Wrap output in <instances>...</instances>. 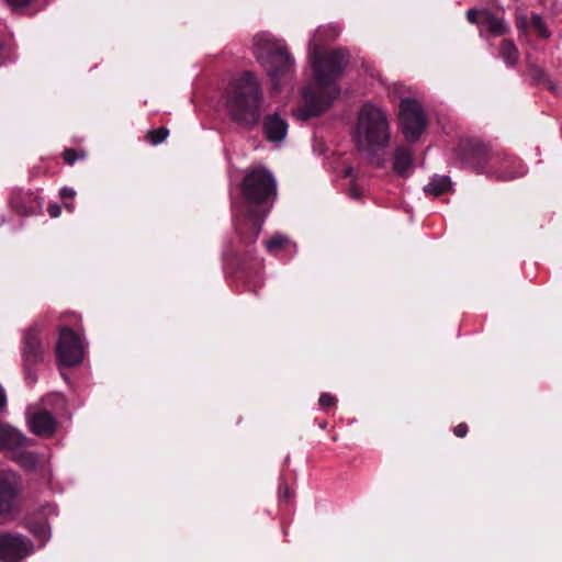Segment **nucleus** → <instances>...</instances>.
<instances>
[{
  "label": "nucleus",
  "instance_id": "obj_1",
  "mask_svg": "<svg viewBox=\"0 0 562 562\" xmlns=\"http://www.w3.org/2000/svg\"><path fill=\"white\" fill-rule=\"evenodd\" d=\"M314 86L304 90V105L295 111L300 121H307L325 112L338 97L340 89L336 81L342 75L349 63V56L344 49L322 53L315 48L310 54Z\"/></svg>",
  "mask_w": 562,
  "mask_h": 562
},
{
  "label": "nucleus",
  "instance_id": "obj_2",
  "mask_svg": "<svg viewBox=\"0 0 562 562\" xmlns=\"http://www.w3.org/2000/svg\"><path fill=\"white\" fill-rule=\"evenodd\" d=\"M241 193L248 211L251 234L249 237H246L243 231H239V234L246 243L250 244L255 243L259 236L263 218L277 198L276 179L265 168L252 169L243 180Z\"/></svg>",
  "mask_w": 562,
  "mask_h": 562
},
{
  "label": "nucleus",
  "instance_id": "obj_3",
  "mask_svg": "<svg viewBox=\"0 0 562 562\" xmlns=\"http://www.w3.org/2000/svg\"><path fill=\"white\" fill-rule=\"evenodd\" d=\"M358 150L370 165L383 167L385 159L380 154L390 143V130L386 114L378 106L363 104L358 114L355 132Z\"/></svg>",
  "mask_w": 562,
  "mask_h": 562
},
{
  "label": "nucleus",
  "instance_id": "obj_4",
  "mask_svg": "<svg viewBox=\"0 0 562 562\" xmlns=\"http://www.w3.org/2000/svg\"><path fill=\"white\" fill-rule=\"evenodd\" d=\"M263 91L257 77L244 71L231 85L226 110L229 119L245 130H251L261 117Z\"/></svg>",
  "mask_w": 562,
  "mask_h": 562
},
{
  "label": "nucleus",
  "instance_id": "obj_5",
  "mask_svg": "<svg viewBox=\"0 0 562 562\" xmlns=\"http://www.w3.org/2000/svg\"><path fill=\"white\" fill-rule=\"evenodd\" d=\"M256 41V54L265 66L268 76L271 78L273 88L278 89L279 81L292 74L294 70V59L288 47L276 40L265 35H259Z\"/></svg>",
  "mask_w": 562,
  "mask_h": 562
},
{
  "label": "nucleus",
  "instance_id": "obj_6",
  "mask_svg": "<svg viewBox=\"0 0 562 562\" xmlns=\"http://www.w3.org/2000/svg\"><path fill=\"white\" fill-rule=\"evenodd\" d=\"M459 151L461 159L475 169H481L487 164H491L492 167L502 164L497 172L498 178L503 180L515 179L520 175L518 171L507 169L509 165L515 162L512 157H503L499 153L491 151L488 145L479 138H467L461 140Z\"/></svg>",
  "mask_w": 562,
  "mask_h": 562
},
{
  "label": "nucleus",
  "instance_id": "obj_7",
  "mask_svg": "<svg viewBox=\"0 0 562 562\" xmlns=\"http://www.w3.org/2000/svg\"><path fill=\"white\" fill-rule=\"evenodd\" d=\"M400 125L405 138L417 140L427 125L423 105L415 99L404 98L400 103Z\"/></svg>",
  "mask_w": 562,
  "mask_h": 562
},
{
  "label": "nucleus",
  "instance_id": "obj_8",
  "mask_svg": "<svg viewBox=\"0 0 562 562\" xmlns=\"http://www.w3.org/2000/svg\"><path fill=\"white\" fill-rule=\"evenodd\" d=\"M21 477L14 472L0 474V517L12 518L20 512Z\"/></svg>",
  "mask_w": 562,
  "mask_h": 562
},
{
  "label": "nucleus",
  "instance_id": "obj_9",
  "mask_svg": "<svg viewBox=\"0 0 562 562\" xmlns=\"http://www.w3.org/2000/svg\"><path fill=\"white\" fill-rule=\"evenodd\" d=\"M56 353L65 367H75L83 359V347L78 335L69 327L59 329Z\"/></svg>",
  "mask_w": 562,
  "mask_h": 562
},
{
  "label": "nucleus",
  "instance_id": "obj_10",
  "mask_svg": "<svg viewBox=\"0 0 562 562\" xmlns=\"http://www.w3.org/2000/svg\"><path fill=\"white\" fill-rule=\"evenodd\" d=\"M33 542L25 536L5 532L0 536V561L20 562L33 552Z\"/></svg>",
  "mask_w": 562,
  "mask_h": 562
},
{
  "label": "nucleus",
  "instance_id": "obj_11",
  "mask_svg": "<svg viewBox=\"0 0 562 562\" xmlns=\"http://www.w3.org/2000/svg\"><path fill=\"white\" fill-rule=\"evenodd\" d=\"M40 328L37 325L31 326L24 334L22 355L24 359V370L26 380L34 383L36 378L32 371V366L43 360V346L40 339Z\"/></svg>",
  "mask_w": 562,
  "mask_h": 562
},
{
  "label": "nucleus",
  "instance_id": "obj_12",
  "mask_svg": "<svg viewBox=\"0 0 562 562\" xmlns=\"http://www.w3.org/2000/svg\"><path fill=\"white\" fill-rule=\"evenodd\" d=\"M30 429L41 437H50L56 429V420L47 411H38L29 418Z\"/></svg>",
  "mask_w": 562,
  "mask_h": 562
},
{
  "label": "nucleus",
  "instance_id": "obj_13",
  "mask_svg": "<svg viewBox=\"0 0 562 562\" xmlns=\"http://www.w3.org/2000/svg\"><path fill=\"white\" fill-rule=\"evenodd\" d=\"M32 441L9 425H0V450L14 451L27 447Z\"/></svg>",
  "mask_w": 562,
  "mask_h": 562
},
{
  "label": "nucleus",
  "instance_id": "obj_14",
  "mask_svg": "<svg viewBox=\"0 0 562 562\" xmlns=\"http://www.w3.org/2000/svg\"><path fill=\"white\" fill-rule=\"evenodd\" d=\"M288 131L286 122L278 113L268 115L263 121V132L270 142H281Z\"/></svg>",
  "mask_w": 562,
  "mask_h": 562
},
{
  "label": "nucleus",
  "instance_id": "obj_15",
  "mask_svg": "<svg viewBox=\"0 0 562 562\" xmlns=\"http://www.w3.org/2000/svg\"><path fill=\"white\" fill-rule=\"evenodd\" d=\"M480 25L485 27L493 36H503L509 32V26L505 20L496 16L487 9L480 12Z\"/></svg>",
  "mask_w": 562,
  "mask_h": 562
},
{
  "label": "nucleus",
  "instance_id": "obj_16",
  "mask_svg": "<svg viewBox=\"0 0 562 562\" xmlns=\"http://www.w3.org/2000/svg\"><path fill=\"white\" fill-rule=\"evenodd\" d=\"M10 205L18 214L23 216L34 213L32 195L21 191H15L11 194Z\"/></svg>",
  "mask_w": 562,
  "mask_h": 562
},
{
  "label": "nucleus",
  "instance_id": "obj_17",
  "mask_svg": "<svg viewBox=\"0 0 562 562\" xmlns=\"http://www.w3.org/2000/svg\"><path fill=\"white\" fill-rule=\"evenodd\" d=\"M412 153L406 147H397L394 153L393 169L397 175H405L407 169L412 166Z\"/></svg>",
  "mask_w": 562,
  "mask_h": 562
},
{
  "label": "nucleus",
  "instance_id": "obj_18",
  "mask_svg": "<svg viewBox=\"0 0 562 562\" xmlns=\"http://www.w3.org/2000/svg\"><path fill=\"white\" fill-rule=\"evenodd\" d=\"M499 55L508 67H515L519 60V52L510 40H503L499 44Z\"/></svg>",
  "mask_w": 562,
  "mask_h": 562
},
{
  "label": "nucleus",
  "instance_id": "obj_19",
  "mask_svg": "<svg viewBox=\"0 0 562 562\" xmlns=\"http://www.w3.org/2000/svg\"><path fill=\"white\" fill-rule=\"evenodd\" d=\"M451 187V181L447 176H437L425 187V192L434 196H439L447 192Z\"/></svg>",
  "mask_w": 562,
  "mask_h": 562
},
{
  "label": "nucleus",
  "instance_id": "obj_20",
  "mask_svg": "<svg viewBox=\"0 0 562 562\" xmlns=\"http://www.w3.org/2000/svg\"><path fill=\"white\" fill-rule=\"evenodd\" d=\"M13 459L26 470H34L37 465V456L21 448L13 451Z\"/></svg>",
  "mask_w": 562,
  "mask_h": 562
},
{
  "label": "nucleus",
  "instance_id": "obj_21",
  "mask_svg": "<svg viewBox=\"0 0 562 562\" xmlns=\"http://www.w3.org/2000/svg\"><path fill=\"white\" fill-rule=\"evenodd\" d=\"M31 532L42 540L43 544L50 538V527L46 521H34L30 526Z\"/></svg>",
  "mask_w": 562,
  "mask_h": 562
},
{
  "label": "nucleus",
  "instance_id": "obj_22",
  "mask_svg": "<svg viewBox=\"0 0 562 562\" xmlns=\"http://www.w3.org/2000/svg\"><path fill=\"white\" fill-rule=\"evenodd\" d=\"M289 241L290 240L286 236L281 235V234H276L270 239L266 240L265 245L270 252H274V251L283 248L285 245H288Z\"/></svg>",
  "mask_w": 562,
  "mask_h": 562
},
{
  "label": "nucleus",
  "instance_id": "obj_23",
  "mask_svg": "<svg viewBox=\"0 0 562 562\" xmlns=\"http://www.w3.org/2000/svg\"><path fill=\"white\" fill-rule=\"evenodd\" d=\"M168 135H169L168 128L160 127V128L148 131V133L146 135V139L153 145H158V144L162 143L168 137Z\"/></svg>",
  "mask_w": 562,
  "mask_h": 562
},
{
  "label": "nucleus",
  "instance_id": "obj_24",
  "mask_svg": "<svg viewBox=\"0 0 562 562\" xmlns=\"http://www.w3.org/2000/svg\"><path fill=\"white\" fill-rule=\"evenodd\" d=\"M531 25L540 37L548 38L550 36V32L547 30L546 24L539 14H531Z\"/></svg>",
  "mask_w": 562,
  "mask_h": 562
},
{
  "label": "nucleus",
  "instance_id": "obj_25",
  "mask_svg": "<svg viewBox=\"0 0 562 562\" xmlns=\"http://www.w3.org/2000/svg\"><path fill=\"white\" fill-rule=\"evenodd\" d=\"M64 161L68 165H74L78 159H85L86 153L85 151H76L72 148H66L63 153Z\"/></svg>",
  "mask_w": 562,
  "mask_h": 562
},
{
  "label": "nucleus",
  "instance_id": "obj_26",
  "mask_svg": "<svg viewBox=\"0 0 562 562\" xmlns=\"http://www.w3.org/2000/svg\"><path fill=\"white\" fill-rule=\"evenodd\" d=\"M5 4L14 12H22L31 5L33 0H3Z\"/></svg>",
  "mask_w": 562,
  "mask_h": 562
},
{
  "label": "nucleus",
  "instance_id": "obj_27",
  "mask_svg": "<svg viewBox=\"0 0 562 562\" xmlns=\"http://www.w3.org/2000/svg\"><path fill=\"white\" fill-rule=\"evenodd\" d=\"M318 404L322 408H328L336 404V397L329 393H323L319 396Z\"/></svg>",
  "mask_w": 562,
  "mask_h": 562
},
{
  "label": "nucleus",
  "instance_id": "obj_28",
  "mask_svg": "<svg viewBox=\"0 0 562 562\" xmlns=\"http://www.w3.org/2000/svg\"><path fill=\"white\" fill-rule=\"evenodd\" d=\"M480 12L481 10H476L474 8L470 9L468 12H467V19L469 22L473 23V24H477L480 25Z\"/></svg>",
  "mask_w": 562,
  "mask_h": 562
},
{
  "label": "nucleus",
  "instance_id": "obj_29",
  "mask_svg": "<svg viewBox=\"0 0 562 562\" xmlns=\"http://www.w3.org/2000/svg\"><path fill=\"white\" fill-rule=\"evenodd\" d=\"M59 195L63 200H72L76 196V191L71 188L64 187L60 189Z\"/></svg>",
  "mask_w": 562,
  "mask_h": 562
},
{
  "label": "nucleus",
  "instance_id": "obj_30",
  "mask_svg": "<svg viewBox=\"0 0 562 562\" xmlns=\"http://www.w3.org/2000/svg\"><path fill=\"white\" fill-rule=\"evenodd\" d=\"M453 434L459 437V438H463L467 436L468 434V425L465 423H461L459 425H457L454 428H453Z\"/></svg>",
  "mask_w": 562,
  "mask_h": 562
},
{
  "label": "nucleus",
  "instance_id": "obj_31",
  "mask_svg": "<svg viewBox=\"0 0 562 562\" xmlns=\"http://www.w3.org/2000/svg\"><path fill=\"white\" fill-rule=\"evenodd\" d=\"M47 213L50 217L56 218L60 215L61 207H60V205H58L56 203L49 204L47 206Z\"/></svg>",
  "mask_w": 562,
  "mask_h": 562
},
{
  "label": "nucleus",
  "instance_id": "obj_32",
  "mask_svg": "<svg viewBox=\"0 0 562 562\" xmlns=\"http://www.w3.org/2000/svg\"><path fill=\"white\" fill-rule=\"evenodd\" d=\"M361 194V190L355 183H352V186L349 189V195L352 199H360Z\"/></svg>",
  "mask_w": 562,
  "mask_h": 562
},
{
  "label": "nucleus",
  "instance_id": "obj_33",
  "mask_svg": "<svg viewBox=\"0 0 562 562\" xmlns=\"http://www.w3.org/2000/svg\"><path fill=\"white\" fill-rule=\"evenodd\" d=\"M280 495L284 497L285 499L290 498V490L286 484H283L280 486Z\"/></svg>",
  "mask_w": 562,
  "mask_h": 562
},
{
  "label": "nucleus",
  "instance_id": "obj_34",
  "mask_svg": "<svg viewBox=\"0 0 562 562\" xmlns=\"http://www.w3.org/2000/svg\"><path fill=\"white\" fill-rule=\"evenodd\" d=\"M7 404V398H5V394L2 390V387L0 386V409H2Z\"/></svg>",
  "mask_w": 562,
  "mask_h": 562
},
{
  "label": "nucleus",
  "instance_id": "obj_35",
  "mask_svg": "<svg viewBox=\"0 0 562 562\" xmlns=\"http://www.w3.org/2000/svg\"><path fill=\"white\" fill-rule=\"evenodd\" d=\"M344 176L345 177H348V178H352L353 177V168L352 167H347L344 171Z\"/></svg>",
  "mask_w": 562,
  "mask_h": 562
},
{
  "label": "nucleus",
  "instance_id": "obj_36",
  "mask_svg": "<svg viewBox=\"0 0 562 562\" xmlns=\"http://www.w3.org/2000/svg\"><path fill=\"white\" fill-rule=\"evenodd\" d=\"M64 206H65V209H66L68 212H70V213H71V212H74V210H75V205H74V203H72V202H67V201H65V202H64Z\"/></svg>",
  "mask_w": 562,
  "mask_h": 562
}]
</instances>
